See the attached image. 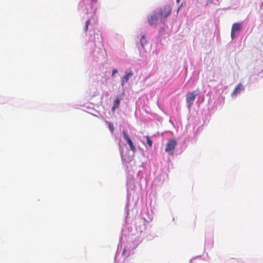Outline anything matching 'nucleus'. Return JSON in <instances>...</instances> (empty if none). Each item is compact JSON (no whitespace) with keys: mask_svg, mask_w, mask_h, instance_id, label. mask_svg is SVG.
<instances>
[{"mask_svg":"<svg viewBox=\"0 0 263 263\" xmlns=\"http://www.w3.org/2000/svg\"><path fill=\"white\" fill-rule=\"evenodd\" d=\"M234 31H233L231 30V36H232V38L233 39V36L234 35Z\"/></svg>","mask_w":263,"mask_h":263,"instance_id":"obj_15","label":"nucleus"},{"mask_svg":"<svg viewBox=\"0 0 263 263\" xmlns=\"http://www.w3.org/2000/svg\"><path fill=\"white\" fill-rule=\"evenodd\" d=\"M140 43L141 46L144 47V46L147 43V41L144 36V35H143L140 40Z\"/></svg>","mask_w":263,"mask_h":263,"instance_id":"obj_10","label":"nucleus"},{"mask_svg":"<svg viewBox=\"0 0 263 263\" xmlns=\"http://www.w3.org/2000/svg\"><path fill=\"white\" fill-rule=\"evenodd\" d=\"M89 24H90V20H87L85 22V25L84 28L85 32H87V30H88V25Z\"/></svg>","mask_w":263,"mask_h":263,"instance_id":"obj_12","label":"nucleus"},{"mask_svg":"<svg viewBox=\"0 0 263 263\" xmlns=\"http://www.w3.org/2000/svg\"><path fill=\"white\" fill-rule=\"evenodd\" d=\"M108 126H109V129L111 131V132H113L114 130V125L112 123H109V124H108Z\"/></svg>","mask_w":263,"mask_h":263,"instance_id":"obj_13","label":"nucleus"},{"mask_svg":"<svg viewBox=\"0 0 263 263\" xmlns=\"http://www.w3.org/2000/svg\"><path fill=\"white\" fill-rule=\"evenodd\" d=\"M180 0H176L177 3H179Z\"/></svg>","mask_w":263,"mask_h":263,"instance_id":"obj_16","label":"nucleus"},{"mask_svg":"<svg viewBox=\"0 0 263 263\" xmlns=\"http://www.w3.org/2000/svg\"><path fill=\"white\" fill-rule=\"evenodd\" d=\"M145 138L146 139L147 143L148 144L149 146L150 147H151L152 146V144H153L152 140L150 139L149 137L148 136H146Z\"/></svg>","mask_w":263,"mask_h":263,"instance_id":"obj_11","label":"nucleus"},{"mask_svg":"<svg viewBox=\"0 0 263 263\" xmlns=\"http://www.w3.org/2000/svg\"><path fill=\"white\" fill-rule=\"evenodd\" d=\"M125 249H124L123 250V253H124V252H125Z\"/></svg>","mask_w":263,"mask_h":263,"instance_id":"obj_18","label":"nucleus"},{"mask_svg":"<svg viewBox=\"0 0 263 263\" xmlns=\"http://www.w3.org/2000/svg\"><path fill=\"white\" fill-rule=\"evenodd\" d=\"M171 13V6L168 5L164 6L161 9L160 15L164 18L167 17Z\"/></svg>","mask_w":263,"mask_h":263,"instance_id":"obj_5","label":"nucleus"},{"mask_svg":"<svg viewBox=\"0 0 263 263\" xmlns=\"http://www.w3.org/2000/svg\"><path fill=\"white\" fill-rule=\"evenodd\" d=\"M199 90L188 92L186 94V103L188 108H190L195 100L196 97L199 95Z\"/></svg>","mask_w":263,"mask_h":263,"instance_id":"obj_1","label":"nucleus"},{"mask_svg":"<svg viewBox=\"0 0 263 263\" xmlns=\"http://www.w3.org/2000/svg\"><path fill=\"white\" fill-rule=\"evenodd\" d=\"M177 145V141L175 139L169 140L166 145L165 149V152L168 153L170 155H172L174 153V151Z\"/></svg>","mask_w":263,"mask_h":263,"instance_id":"obj_2","label":"nucleus"},{"mask_svg":"<svg viewBox=\"0 0 263 263\" xmlns=\"http://www.w3.org/2000/svg\"><path fill=\"white\" fill-rule=\"evenodd\" d=\"M243 89V87L241 84H239L233 92V95H236L238 93H239L241 90Z\"/></svg>","mask_w":263,"mask_h":263,"instance_id":"obj_7","label":"nucleus"},{"mask_svg":"<svg viewBox=\"0 0 263 263\" xmlns=\"http://www.w3.org/2000/svg\"><path fill=\"white\" fill-rule=\"evenodd\" d=\"M123 152H121V155H122Z\"/></svg>","mask_w":263,"mask_h":263,"instance_id":"obj_17","label":"nucleus"},{"mask_svg":"<svg viewBox=\"0 0 263 263\" xmlns=\"http://www.w3.org/2000/svg\"><path fill=\"white\" fill-rule=\"evenodd\" d=\"M120 102V99L119 98H117L115 99L114 101V104L113 106L112 107V110H115L117 108H118L119 106Z\"/></svg>","mask_w":263,"mask_h":263,"instance_id":"obj_8","label":"nucleus"},{"mask_svg":"<svg viewBox=\"0 0 263 263\" xmlns=\"http://www.w3.org/2000/svg\"><path fill=\"white\" fill-rule=\"evenodd\" d=\"M133 75V72L132 70H129L128 72H126L125 75L121 78L122 85L123 86L125 83H127L129 78Z\"/></svg>","mask_w":263,"mask_h":263,"instance_id":"obj_6","label":"nucleus"},{"mask_svg":"<svg viewBox=\"0 0 263 263\" xmlns=\"http://www.w3.org/2000/svg\"><path fill=\"white\" fill-rule=\"evenodd\" d=\"M122 134L123 135V137L124 139L127 141V143L128 144L131 151L133 152L134 154H135L136 151V147L134 146L132 140L130 139L129 137L128 136V135L127 134L125 130H123L122 132Z\"/></svg>","mask_w":263,"mask_h":263,"instance_id":"obj_3","label":"nucleus"},{"mask_svg":"<svg viewBox=\"0 0 263 263\" xmlns=\"http://www.w3.org/2000/svg\"><path fill=\"white\" fill-rule=\"evenodd\" d=\"M240 29V24L239 23H234L232 27V31H239Z\"/></svg>","mask_w":263,"mask_h":263,"instance_id":"obj_9","label":"nucleus"},{"mask_svg":"<svg viewBox=\"0 0 263 263\" xmlns=\"http://www.w3.org/2000/svg\"><path fill=\"white\" fill-rule=\"evenodd\" d=\"M118 72V70L116 69H113L112 76H114L115 74L117 73Z\"/></svg>","mask_w":263,"mask_h":263,"instance_id":"obj_14","label":"nucleus"},{"mask_svg":"<svg viewBox=\"0 0 263 263\" xmlns=\"http://www.w3.org/2000/svg\"><path fill=\"white\" fill-rule=\"evenodd\" d=\"M92 2H93V1H95L96 2V0H91Z\"/></svg>","mask_w":263,"mask_h":263,"instance_id":"obj_19","label":"nucleus"},{"mask_svg":"<svg viewBox=\"0 0 263 263\" xmlns=\"http://www.w3.org/2000/svg\"><path fill=\"white\" fill-rule=\"evenodd\" d=\"M148 22L151 26H156L159 22L158 14L154 12L148 18Z\"/></svg>","mask_w":263,"mask_h":263,"instance_id":"obj_4","label":"nucleus"}]
</instances>
